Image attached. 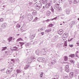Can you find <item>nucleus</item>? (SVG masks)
<instances>
[{"label": "nucleus", "mask_w": 79, "mask_h": 79, "mask_svg": "<svg viewBox=\"0 0 79 79\" xmlns=\"http://www.w3.org/2000/svg\"><path fill=\"white\" fill-rule=\"evenodd\" d=\"M44 52L43 51H40V53L41 55H48L49 52H50V50L46 48L44 49Z\"/></svg>", "instance_id": "1"}, {"label": "nucleus", "mask_w": 79, "mask_h": 79, "mask_svg": "<svg viewBox=\"0 0 79 79\" xmlns=\"http://www.w3.org/2000/svg\"><path fill=\"white\" fill-rule=\"evenodd\" d=\"M32 60L34 61L35 60V59L34 57H31V58H29L27 60V62H28L27 63H31L32 61Z\"/></svg>", "instance_id": "2"}, {"label": "nucleus", "mask_w": 79, "mask_h": 79, "mask_svg": "<svg viewBox=\"0 0 79 79\" xmlns=\"http://www.w3.org/2000/svg\"><path fill=\"white\" fill-rule=\"evenodd\" d=\"M13 69V66L9 67L8 69V70L6 71V73L7 74H9L12 71V70Z\"/></svg>", "instance_id": "3"}, {"label": "nucleus", "mask_w": 79, "mask_h": 79, "mask_svg": "<svg viewBox=\"0 0 79 79\" xmlns=\"http://www.w3.org/2000/svg\"><path fill=\"white\" fill-rule=\"evenodd\" d=\"M76 23V21H72L69 25V26L70 27H73V24H74Z\"/></svg>", "instance_id": "4"}, {"label": "nucleus", "mask_w": 79, "mask_h": 79, "mask_svg": "<svg viewBox=\"0 0 79 79\" xmlns=\"http://www.w3.org/2000/svg\"><path fill=\"white\" fill-rule=\"evenodd\" d=\"M65 68L66 71L67 72V73H69V65H68V64H67V65L65 66Z\"/></svg>", "instance_id": "5"}, {"label": "nucleus", "mask_w": 79, "mask_h": 79, "mask_svg": "<svg viewBox=\"0 0 79 79\" xmlns=\"http://www.w3.org/2000/svg\"><path fill=\"white\" fill-rule=\"evenodd\" d=\"M37 60L38 61H39V62H41V61H44V58L40 57L38 58Z\"/></svg>", "instance_id": "6"}, {"label": "nucleus", "mask_w": 79, "mask_h": 79, "mask_svg": "<svg viewBox=\"0 0 79 79\" xmlns=\"http://www.w3.org/2000/svg\"><path fill=\"white\" fill-rule=\"evenodd\" d=\"M63 31L62 30H60L58 32V34L60 35H61L63 34Z\"/></svg>", "instance_id": "7"}, {"label": "nucleus", "mask_w": 79, "mask_h": 79, "mask_svg": "<svg viewBox=\"0 0 79 79\" xmlns=\"http://www.w3.org/2000/svg\"><path fill=\"white\" fill-rule=\"evenodd\" d=\"M12 39H13V37H9L7 39V40H8L9 42H10V41H11V40H12Z\"/></svg>", "instance_id": "8"}, {"label": "nucleus", "mask_w": 79, "mask_h": 79, "mask_svg": "<svg viewBox=\"0 0 79 79\" xmlns=\"http://www.w3.org/2000/svg\"><path fill=\"white\" fill-rule=\"evenodd\" d=\"M35 52L36 53V54L37 55H39V54L40 53V50H37L35 51Z\"/></svg>", "instance_id": "9"}, {"label": "nucleus", "mask_w": 79, "mask_h": 79, "mask_svg": "<svg viewBox=\"0 0 79 79\" xmlns=\"http://www.w3.org/2000/svg\"><path fill=\"white\" fill-rule=\"evenodd\" d=\"M69 76L70 78H72V77H73L74 76L73 72H71L69 73Z\"/></svg>", "instance_id": "10"}, {"label": "nucleus", "mask_w": 79, "mask_h": 79, "mask_svg": "<svg viewBox=\"0 0 79 79\" xmlns=\"http://www.w3.org/2000/svg\"><path fill=\"white\" fill-rule=\"evenodd\" d=\"M35 37V35H30V38L31 39V40H33L34 39V38Z\"/></svg>", "instance_id": "11"}, {"label": "nucleus", "mask_w": 79, "mask_h": 79, "mask_svg": "<svg viewBox=\"0 0 79 79\" xmlns=\"http://www.w3.org/2000/svg\"><path fill=\"white\" fill-rule=\"evenodd\" d=\"M15 59H12L11 60V61L10 62V64H11L13 63H14V62H15Z\"/></svg>", "instance_id": "12"}, {"label": "nucleus", "mask_w": 79, "mask_h": 79, "mask_svg": "<svg viewBox=\"0 0 79 79\" xmlns=\"http://www.w3.org/2000/svg\"><path fill=\"white\" fill-rule=\"evenodd\" d=\"M25 46L26 47H29L30 46V44H29V43H26L25 44Z\"/></svg>", "instance_id": "13"}, {"label": "nucleus", "mask_w": 79, "mask_h": 79, "mask_svg": "<svg viewBox=\"0 0 79 79\" xmlns=\"http://www.w3.org/2000/svg\"><path fill=\"white\" fill-rule=\"evenodd\" d=\"M29 64L26 65L24 68V69H27V68H29Z\"/></svg>", "instance_id": "14"}, {"label": "nucleus", "mask_w": 79, "mask_h": 79, "mask_svg": "<svg viewBox=\"0 0 79 79\" xmlns=\"http://www.w3.org/2000/svg\"><path fill=\"white\" fill-rule=\"evenodd\" d=\"M22 71V70H21L20 69H17L16 70V72L17 73H21Z\"/></svg>", "instance_id": "15"}, {"label": "nucleus", "mask_w": 79, "mask_h": 79, "mask_svg": "<svg viewBox=\"0 0 79 79\" xmlns=\"http://www.w3.org/2000/svg\"><path fill=\"white\" fill-rule=\"evenodd\" d=\"M52 31V29L51 28H49L47 30H46L45 31V32H50V31Z\"/></svg>", "instance_id": "16"}, {"label": "nucleus", "mask_w": 79, "mask_h": 79, "mask_svg": "<svg viewBox=\"0 0 79 79\" xmlns=\"http://www.w3.org/2000/svg\"><path fill=\"white\" fill-rule=\"evenodd\" d=\"M53 64H54V63H53L52 62L51 63L48 64V65L49 66H52V65Z\"/></svg>", "instance_id": "17"}, {"label": "nucleus", "mask_w": 79, "mask_h": 79, "mask_svg": "<svg viewBox=\"0 0 79 79\" xmlns=\"http://www.w3.org/2000/svg\"><path fill=\"white\" fill-rule=\"evenodd\" d=\"M78 2H79V0H78V1L77 0H74L73 3L74 4H76V3H78Z\"/></svg>", "instance_id": "18"}, {"label": "nucleus", "mask_w": 79, "mask_h": 79, "mask_svg": "<svg viewBox=\"0 0 79 79\" xmlns=\"http://www.w3.org/2000/svg\"><path fill=\"white\" fill-rule=\"evenodd\" d=\"M79 51H78L76 52L75 53V56H77V57H78V54H79Z\"/></svg>", "instance_id": "19"}, {"label": "nucleus", "mask_w": 79, "mask_h": 79, "mask_svg": "<svg viewBox=\"0 0 79 79\" xmlns=\"http://www.w3.org/2000/svg\"><path fill=\"white\" fill-rule=\"evenodd\" d=\"M68 57H67V56H66L64 57V61H66L68 60Z\"/></svg>", "instance_id": "20"}, {"label": "nucleus", "mask_w": 79, "mask_h": 79, "mask_svg": "<svg viewBox=\"0 0 79 79\" xmlns=\"http://www.w3.org/2000/svg\"><path fill=\"white\" fill-rule=\"evenodd\" d=\"M70 57H71V58H73L75 56V55H74V54H70L69 56Z\"/></svg>", "instance_id": "21"}, {"label": "nucleus", "mask_w": 79, "mask_h": 79, "mask_svg": "<svg viewBox=\"0 0 79 79\" xmlns=\"http://www.w3.org/2000/svg\"><path fill=\"white\" fill-rule=\"evenodd\" d=\"M19 43L20 44L21 47H22V48H23L22 46H23V45H24V43L20 42Z\"/></svg>", "instance_id": "22"}, {"label": "nucleus", "mask_w": 79, "mask_h": 79, "mask_svg": "<svg viewBox=\"0 0 79 79\" xmlns=\"http://www.w3.org/2000/svg\"><path fill=\"white\" fill-rule=\"evenodd\" d=\"M58 77H59V76L57 75H56V76H54V78L55 79H58Z\"/></svg>", "instance_id": "23"}, {"label": "nucleus", "mask_w": 79, "mask_h": 79, "mask_svg": "<svg viewBox=\"0 0 79 79\" xmlns=\"http://www.w3.org/2000/svg\"><path fill=\"white\" fill-rule=\"evenodd\" d=\"M2 48L3 49L2 50V51H3V50H6V49L7 48V47H2Z\"/></svg>", "instance_id": "24"}, {"label": "nucleus", "mask_w": 79, "mask_h": 79, "mask_svg": "<svg viewBox=\"0 0 79 79\" xmlns=\"http://www.w3.org/2000/svg\"><path fill=\"white\" fill-rule=\"evenodd\" d=\"M60 6V5L59 4H56L55 5V7L57 8V9L59 8Z\"/></svg>", "instance_id": "25"}, {"label": "nucleus", "mask_w": 79, "mask_h": 79, "mask_svg": "<svg viewBox=\"0 0 79 79\" xmlns=\"http://www.w3.org/2000/svg\"><path fill=\"white\" fill-rule=\"evenodd\" d=\"M16 27H21V25H19V24L18 23L16 26Z\"/></svg>", "instance_id": "26"}, {"label": "nucleus", "mask_w": 79, "mask_h": 79, "mask_svg": "<svg viewBox=\"0 0 79 79\" xmlns=\"http://www.w3.org/2000/svg\"><path fill=\"white\" fill-rule=\"evenodd\" d=\"M43 31V29L42 28L41 29H39L38 30V32H42Z\"/></svg>", "instance_id": "27"}, {"label": "nucleus", "mask_w": 79, "mask_h": 79, "mask_svg": "<svg viewBox=\"0 0 79 79\" xmlns=\"http://www.w3.org/2000/svg\"><path fill=\"white\" fill-rule=\"evenodd\" d=\"M50 6V4H47L46 5V7H48V6Z\"/></svg>", "instance_id": "28"}, {"label": "nucleus", "mask_w": 79, "mask_h": 79, "mask_svg": "<svg viewBox=\"0 0 79 79\" xmlns=\"http://www.w3.org/2000/svg\"><path fill=\"white\" fill-rule=\"evenodd\" d=\"M53 26V24H50L49 26H48V27H52V26Z\"/></svg>", "instance_id": "29"}, {"label": "nucleus", "mask_w": 79, "mask_h": 79, "mask_svg": "<svg viewBox=\"0 0 79 79\" xmlns=\"http://www.w3.org/2000/svg\"><path fill=\"white\" fill-rule=\"evenodd\" d=\"M5 27H5V24H2V28H5Z\"/></svg>", "instance_id": "30"}, {"label": "nucleus", "mask_w": 79, "mask_h": 79, "mask_svg": "<svg viewBox=\"0 0 79 79\" xmlns=\"http://www.w3.org/2000/svg\"><path fill=\"white\" fill-rule=\"evenodd\" d=\"M57 11H60L61 10V7H59L57 9Z\"/></svg>", "instance_id": "31"}, {"label": "nucleus", "mask_w": 79, "mask_h": 79, "mask_svg": "<svg viewBox=\"0 0 79 79\" xmlns=\"http://www.w3.org/2000/svg\"><path fill=\"white\" fill-rule=\"evenodd\" d=\"M19 40H23V39H22L21 38H20L18 39L17 40V42H18L19 41Z\"/></svg>", "instance_id": "32"}, {"label": "nucleus", "mask_w": 79, "mask_h": 79, "mask_svg": "<svg viewBox=\"0 0 79 79\" xmlns=\"http://www.w3.org/2000/svg\"><path fill=\"white\" fill-rule=\"evenodd\" d=\"M68 75L66 76H64L63 77V78L64 79H67V78H68Z\"/></svg>", "instance_id": "33"}, {"label": "nucleus", "mask_w": 79, "mask_h": 79, "mask_svg": "<svg viewBox=\"0 0 79 79\" xmlns=\"http://www.w3.org/2000/svg\"><path fill=\"white\" fill-rule=\"evenodd\" d=\"M50 14V12H48L46 13V15H47V16H49Z\"/></svg>", "instance_id": "34"}, {"label": "nucleus", "mask_w": 79, "mask_h": 79, "mask_svg": "<svg viewBox=\"0 0 79 79\" xmlns=\"http://www.w3.org/2000/svg\"><path fill=\"white\" fill-rule=\"evenodd\" d=\"M70 62H71V63H73V64H74V61L73 60H70Z\"/></svg>", "instance_id": "35"}, {"label": "nucleus", "mask_w": 79, "mask_h": 79, "mask_svg": "<svg viewBox=\"0 0 79 79\" xmlns=\"http://www.w3.org/2000/svg\"><path fill=\"white\" fill-rule=\"evenodd\" d=\"M64 35L66 36V37H68V34L65 33L64 34Z\"/></svg>", "instance_id": "36"}, {"label": "nucleus", "mask_w": 79, "mask_h": 79, "mask_svg": "<svg viewBox=\"0 0 79 79\" xmlns=\"http://www.w3.org/2000/svg\"><path fill=\"white\" fill-rule=\"evenodd\" d=\"M69 47H73V45L69 44Z\"/></svg>", "instance_id": "37"}, {"label": "nucleus", "mask_w": 79, "mask_h": 79, "mask_svg": "<svg viewBox=\"0 0 79 79\" xmlns=\"http://www.w3.org/2000/svg\"><path fill=\"white\" fill-rule=\"evenodd\" d=\"M73 38H72L71 39H68V41L69 42H70V41H71L72 40H73Z\"/></svg>", "instance_id": "38"}, {"label": "nucleus", "mask_w": 79, "mask_h": 79, "mask_svg": "<svg viewBox=\"0 0 79 79\" xmlns=\"http://www.w3.org/2000/svg\"><path fill=\"white\" fill-rule=\"evenodd\" d=\"M15 76H16V74H15V73H14L12 76V77H15Z\"/></svg>", "instance_id": "39"}, {"label": "nucleus", "mask_w": 79, "mask_h": 79, "mask_svg": "<svg viewBox=\"0 0 79 79\" xmlns=\"http://www.w3.org/2000/svg\"><path fill=\"white\" fill-rule=\"evenodd\" d=\"M57 19V17H56L54 18L53 19H52L53 20L56 19Z\"/></svg>", "instance_id": "40"}, {"label": "nucleus", "mask_w": 79, "mask_h": 79, "mask_svg": "<svg viewBox=\"0 0 79 79\" xmlns=\"http://www.w3.org/2000/svg\"><path fill=\"white\" fill-rule=\"evenodd\" d=\"M77 68H79V62L77 64Z\"/></svg>", "instance_id": "41"}, {"label": "nucleus", "mask_w": 79, "mask_h": 79, "mask_svg": "<svg viewBox=\"0 0 79 79\" xmlns=\"http://www.w3.org/2000/svg\"><path fill=\"white\" fill-rule=\"evenodd\" d=\"M5 69H1V71H4V70H5Z\"/></svg>", "instance_id": "42"}, {"label": "nucleus", "mask_w": 79, "mask_h": 79, "mask_svg": "<svg viewBox=\"0 0 79 79\" xmlns=\"http://www.w3.org/2000/svg\"><path fill=\"white\" fill-rule=\"evenodd\" d=\"M4 24V25L6 27V25H7V24L6 23H4V24Z\"/></svg>", "instance_id": "43"}, {"label": "nucleus", "mask_w": 79, "mask_h": 79, "mask_svg": "<svg viewBox=\"0 0 79 79\" xmlns=\"http://www.w3.org/2000/svg\"><path fill=\"white\" fill-rule=\"evenodd\" d=\"M13 48H15L16 49H17V48H17V47L15 46Z\"/></svg>", "instance_id": "44"}, {"label": "nucleus", "mask_w": 79, "mask_h": 79, "mask_svg": "<svg viewBox=\"0 0 79 79\" xmlns=\"http://www.w3.org/2000/svg\"><path fill=\"white\" fill-rule=\"evenodd\" d=\"M41 34H42V35H43L44 34V32H41Z\"/></svg>", "instance_id": "45"}, {"label": "nucleus", "mask_w": 79, "mask_h": 79, "mask_svg": "<svg viewBox=\"0 0 79 79\" xmlns=\"http://www.w3.org/2000/svg\"><path fill=\"white\" fill-rule=\"evenodd\" d=\"M12 50L13 51H18V50L16 49H13Z\"/></svg>", "instance_id": "46"}, {"label": "nucleus", "mask_w": 79, "mask_h": 79, "mask_svg": "<svg viewBox=\"0 0 79 79\" xmlns=\"http://www.w3.org/2000/svg\"><path fill=\"white\" fill-rule=\"evenodd\" d=\"M42 76H43V75L42 74H40V77H42Z\"/></svg>", "instance_id": "47"}, {"label": "nucleus", "mask_w": 79, "mask_h": 79, "mask_svg": "<svg viewBox=\"0 0 79 79\" xmlns=\"http://www.w3.org/2000/svg\"><path fill=\"white\" fill-rule=\"evenodd\" d=\"M38 19V18L37 17H36L35 19V20H37Z\"/></svg>", "instance_id": "48"}, {"label": "nucleus", "mask_w": 79, "mask_h": 79, "mask_svg": "<svg viewBox=\"0 0 79 79\" xmlns=\"http://www.w3.org/2000/svg\"><path fill=\"white\" fill-rule=\"evenodd\" d=\"M60 44H57V46H60Z\"/></svg>", "instance_id": "49"}, {"label": "nucleus", "mask_w": 79, "mask_h": 79, "mask_svg": "<svg viewBox=\"0 0 79 79\" xmlns=\"http://www.w3.org/2000/svg\"><path fill=\"white\" fill-rule=\"evenodd\" d=\"M3 21V20H0V22H2Z\"/></svg>", "instance_id": "50"}, {"label": "nucleus", "mask_w": 79, "mask_h": 79, "mask_svg": "<svg viewBox=\"0 0 79 79\" xmlns=\"http://www.w3.org/2000/svg\"><path fill=\"white\" fill-rule=\"evenodd\" d=\"M65 47H66V46H67V44H65Z\"/></svg>", "instance_id": "51"}, {"label": "nucleus", "mask_w": 79, "mask_h": 79, "mask_svg": "<svg viewBox=\"0 0 79 79\" xmlns=\"http://www.w3.org/2000/svg\"><path fill=\"white\" fill-rule=\"evenodd\" d=\"M77 45H79V43H77Z\"/></svg>", "instance_id": "52"}, {"label": "nucleus", "mask_w": 79, "mask_h": 79, "mask_svg": "<svg viewBox=\"0 0 79 79\" xmlns=\"http://www.w3.org/2000/svg\"><path fill=\"white\" fill-rule=\"evenodd\" d=\"M39 67H42V66H40V65H39Z\"/></svg>", "instance_id": "53"}, {"label": "nucleus", "mask_w": 79, "mask_h": 79, "mask_svg": "<svg viewBox=\"0 0 79 79\" xmlns=\"http://www.w3.org/2000/svg\"><path fill=\"white\" fill-rule=\"evenodd\" d=\"M40 1H41V2H43V1H44V0H40Z\"/></svg>", "instance_id": "54"}, {"label": "nucleus", "mask_w": 79, "mask_h": 79, "mask_svg": "<svg viewBox=\"0 0 79 79\" xmlns=\"http://www.w3.org/2000/svg\"><path fill=\"white\" fill-rule=\"evenodd\" d=\"M42 74H44V73L42 72Z\"/></svg>", "instance_id": "55"}, {"label": "nucleus", "mask_w": 79, "mask_h": 79, "mask_svg": "<svg viewBox=\"0 0 79 79\" xmlns=\"http://www.w3.org/2000/svg\"><path fill=\"white\" fill-rule=\"evenodd\" d=\"M26 30H24L23 31H26Z\"/></svg>", "instance_id": "56"}, {"label": "nucleus", "mask_w": 79, "mask_h": 79, "mask_svg": "<svg viewBox=\"0 0 79 79\" xmlns=\"http://www.w3.org/2000/svg\"><path fill=\"white\" fill-rule=\"evenodd\" d=\"M8 63H10V62H8Z\"/></svg>", "instance_id": "57"}, {"label": "nucleus", "mask_w": 79, "mask_h": 79, "mask_svg": "<svg viewBox=\"0 0 79 79\" xmlns=\"http://www.w3.org/2000/svg\"><path fill=\"white\" fill-rule=\"evenodd\" d=\"M62 24H60V25H61Z\"/></svg>", "instance_id": "58"}, {"label": "nucleus", "mask_w": 79, "mask_h": 79, "mask_svg": "<svg viewBox=\"0 0 79 79\" xmlns=\"http://www.w3.org/2000/svg\"><path fill=\"white\" fill-rule=\"evenodd\" d=\"M1 59H0V61H1Z\"/></svg>", "instance_id": "59"}, {"label": "nucleus", "mask_w": 79, "mask_h": 79, "mask_svg": "<svg viewBox=\"0 0 79 79\" xmlns=\"http://www.w3.org/2000/svg\"><path fill=\"white\" fill-rule=\"evenodd\" d=\"M64 23V22H63Z\"/></svg>", "instance_id": "60"}, {"label": "nucleus", "mask_w": 79, "mask_h": 79, "mask_svg": "<svg viewBox=\"0 0 79 79\" xmlns=\"http://www.w3.org/2000/svg\"><path fill=\"white\" fill-rule=\"evenodd\" d=\"M78 19V20H79V19Z\"/></svg>", "instance_id": "61"}, {"label": "nucleus", "mask_w": 79, "mask_h": 79, "mask_svg": "<svg viewBox=\"0 0 79 79\" xmlns=\"http://www.w3.org/2000/svg\"><path fill=\"white\" fill-rule=\"evenodd\" d=\"M16 23V22H14V23Z\"/></svg>", "instance_id": "62"}]
</instances>
